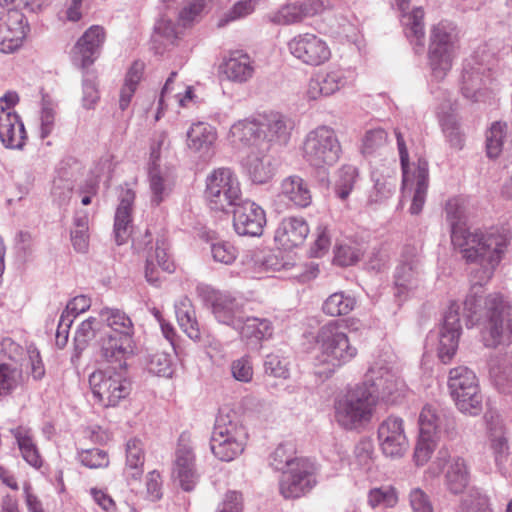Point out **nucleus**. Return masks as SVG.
<instances>
[{
    "instance_id": "obj_1",
    "label": "nucleus",
    "mask_w": 512,
    "mask_h": 512,
    "mask_svg": "<svg viewBox=\"0 0 512 512\" xmlns=\"http://www.w3.org/2000/svg\"><path fill=\"white\" fill-rule=\"evenodd\" d=\"M447 220L451 227V241L461 251L467 263L477 264L471 269V292L464 301L466 325L473 326L483 319L481 331L486 347L510 343L512 337V305L500 294L488 295L481 306L479 290L492 278L510 243L508 232L490 227L470 230L465 226L466 205L462 198L450 199L446 204Z\"/></svg>"
},
{
    "instance_id": "obj_2",
    "label": "nucleus",
    "mask_w": 512,
    "mask_h": 512,
    "mask_svg": "<svg viewBox=\"0 0 512 512\" xmlns=\"http://www.w3.org/2000/svg\"><path fill=\"white\" fill-rule=\"evenodd\" d=\"M356 355L357 348L350 343L337 321H330L320 327L316 335L314 355L318 374L329 377Z\"/></svg>"
},
{
    "instance_id": "obj_3",
    "label": "nucleus",
    "mask_w": 512,
    "mask_h": 512,
    "mask_svg": "<svg viewBox=\"0 0 512 512\" xmlns=\"http://www.w3.org/2000/svg\"><path fill=\"white\" fill-rule=\"evenodd\" d=\"M376 398L366 383L357 384L334 400V420L348 431L364 428L373 418Z\"/></svg>"
},
{
    "instance_id": "obj_4",
    "label": "nucleus",
    "mask_w": 512,
    "mask_h": 512,
    "mask_svg": "<svg viewBox=\"0 0 512 512\" xmlns=\"http://www.w3.org/2000/svg\"><path fill=\"white\" fill-rule=\"evenodd\" d=\"M459 49V32L457 26L443 20L430 29L428 62L432 76L442 80L453 66Z\"/></svg>"
},
{
    "instance_id": "obj_5",
    "label": "nucleus",
    "mask_w": 512,
    "mask_h": 512,
    "mask_svg": "<svg viewBox=\"0 0 512 512\" xmlns=\"http://www.w3.org/2000/svg\"><path fill=\"white\" fill-rule=\"evenodd\" d=\"M397 147L402 169L403 195H411L412 202L409 212L412 215L419 214L424 206L429 183L428 162L419 158L417 162L409 164V154L401 132L395 129Z\"/></svg>"
},
{
    "instance_id": "obj_6",
    "label": "nucleus",
    "mask_w": 512,
    "mask_h": 512,
    "mask_svg": "<svg viewBox=\"0 0 512 512\" xmlns=\"http://www.w3.org/2000/svg\"><path fill=\"white\" fill-rule=\"evenodd\" d=\"M248 433L235 415L219 413L210 439L213 455L221 461L230 462L245 450Z\"/></svg>"
},
{
    "instance_id": "obj_7",
    "label": "nucleus",
    "mask_w": 512,
    "mask_h": 512,
    "mask_svg": "<svg viewBox=\"0 0 512 512\" xmlns=\"http://www.w3.org/2000/svg\"><path fill=\"white\" fill-rule=\"evenodd\" d=\"M341 145L335 131L322 125L308 132L302 145L304 160L316 169H325L336 164L340 158Z\"/></svg>"
},
{
    "instance_id": "obj_8",
    "label": "nucleus",
    "mask_w": 512,
    "mask_h": 512,
    "mask_svg": "<svg viewBox=\"0 0 512 512\" xmlns=\"http://www.w3.org/2000/svg\"><path fill=\"white\" fill-rule=\"evenodd\" d=\"M448 389L458 410L466 415L477 416L482 411L483 397L479 381L473 370L457 366L449 371Z\"/></svg>"
},
{
    "instance_id": "obj_9",
    "label": "nucleus",
    "mask_w": 512,
    "mask_h": 512,
    "mask_svg": "<svg viewBox=\"0 0 512 512\" xmlns=\"http://www.w3.org/2000/svg\"><path fill=\"white\" fill-rule=\"evenodd\" d=\"M93 396L104 407H115L126 399L132 390L126 369L107 367L93 372L89 377Z\"/></svg>"
},
{
    "instance_id": "obj_10",
    "label": "nucleus",
    "mask_w": 512,
    "mask_h": 512,
    "mask_svg": "<svg viewBox=\"0 0 512 512\" xmlns=\"http://www.w3.org/2000/svg\"><path fill=\"white\" fill-rule=\"evenodd\" d=\"M241 196L240 182L230 168H217L208 174L205 197L212 209L227 211L237 205Z\"/></svg>"
},
{
    "instance_id": "obj_11",
    "label": "nucleus",
    "mask_w": 512,
    "mask_h": 512,
    "mask_svg": "<svg viewBox=\"0 0 512 512\" xmlns=\"http://www.w3.org/2000/svg\"><path fill=\"white\" fill-rule=\"evenodd\" d=\"M426 272L419 250L406 246L394 273L395 296L405 300L424 286Z\"/></svg>"
},
{
    "instance_id": "obj_12",
    "label": "nucleus",
    "mask_w": 512,
    "mask_h": 512,
    "mask_svg": "<svg viewBox=\"0 0 512 512\" xmlns=\"http://www.w3.org/2000/svg\"><path fill=\"white\" fill-rule=\"evenodd\" d=\"M366 385L369 383L371 392L386 403H395L404 396L406 385L398 375L394 364L386 358L375 360L366 373Z\"/></svg>"
},
{
    "instance_id": "obj_13",
    "label": "nucleus",
    "mask_w": 512,
    "mask_h": 512,
    "mask_svg": "<svg viewBox=\"0 0 512 512\" xmlns=\"http://www.w3.org/2000/svg\"><path fill=\"white\" fill-rule=\"evenodd\" d=\"M17 102L15 92H8L0 98V141L9 149H22L27 138L24 124L13 109Z\"/></svg>"
},
{
    "instance_id": "obj_14",
    "label": "nucleus",
    "mask_w": 512,
    "mask_h": 512,
    "mask_svg": "<svg viewBox=\"0 0 512 512\" xmlns=\"http://www.w3.org/2000/svg\"><path fill=\"white\" fill-rule=\"evenodd\" d=\"M287 48L296 60L308 66H320L331 58V49L327 41L310 32L292 37L287 43Z\"/></svg>"
},
{
    "instance_id": "obj_15",
    "label": "nucleus",
    "mask_w": 512,
    "mask_h": 512,
    "mask_svg": "<svg viewBox=\"0 0 512 512\" xmlns=\"http://www.w3.org/2000/svg\"><path fill=\"white\" fill-rule=\"evenodd\" d=\"M316 485L314 464L300 460L285 470L279 480V492L285 499H297L310 492Z\"/></svg>"
},
{
    "instance_id": "obj_16",
    "label": "nucleus",
    "mask_w": 512,
    "mask_h": 512,
    "mask_svg": "<svg viewBox=\"0 0 512 512\" xmlns=\"http://www.w3.org/2000/svg\"><path fill=\"white\" fill-rule=\"evenodd\" d=\"M167 139V134L160 133L151 146L149 162V185L152 193V203L159 205L170 193L173 186V177L167 168L159 165L161 147Z\"/></svg>"
},
{
    "instance_id": "obj_17",
    "label": "nucleus",
    "mask_w": 512,
    "mask_h": 512,
    "mask_svg": "<svg viewBox=\"0 0 512 512\" xmlns=\"http://www.w3.org/2000/svg\"><path fill=\"white\" fill-rule=\"evenodd\" d=\"M437 467V474L444 470V479L447 489L453 494L462 493L469 484L470 471L466 460L461 456H451L447 449L438 451L432 464Z\"/></svg>"
},
{
    "instance_id": "obj_18",
    "label": "nucleus",
    "mask_w": 512,
    "mask_h": 512,
    "mask_svg": "<svg viewBox=\"0 0 512 512\" xmlns=\"http://www.w3.org/2000/svg\"><path fill=\"white\" fill-rule=\"evenodd\" d=\"M195 461L196 457L194 454L193 443L190 436L183 433L179 437L175 451L172 475L185 491L193 490L198 482L199 475L196 470Z\"/></svg>"
},
{
    "instance_id": "obj_19",
    "label": "nucleus",
    "mask_w": 512,
    "mask_h": 512,
    "mask_svg": "<svg viewBox=\"0 0 512 512\" xmlns=\"http://www.w3.org/2000/svg\"><path fill=\"white\" fill-rule=\"evenodd\" d=\"M199 293L210 304L211 310L218 322L234 329L242 323L243 305L235 297L214 291L209 287H198Z\"/></svg>"
},
{
    "instance_id": "obj_20",
    "label": "nucleus",
    "mask_w": 512,
    "mask_h": 512,
    "mask_svg": "<svg viewBox=\"0 0 512 512\" xmlns=\"http://www.w3.org/2000/svg\"><path fill=\"white\" fill-rule=\"evenodd\" d=\"M26 16L17 9L0 13V51L12 53L21 47L29 32Z\"/></svg>"
},
{
    "instance_id": "obj_21",
    "label": "nucleus",
    "mask_w": 512,
    "mask_h": 512,
    "mask_svg": "<svg viewBox=\"0 0 512 512\" xmlns=\"http://www.w3.org/2000/svg\"><path fill=\"white\" fill-rule=\"evenodd\" d=\"M377 434L381 451L385 456L400 458L408 450L409 442L402 418L387 417L380 423Z\"/></svg>"
},
{
    "instance_id": "obj_22",
    "label": "nucleus",
    "mask_w": 512,
    "mask_h": 512,
    "mask_svg": "<svg viewBox=\"0 0 512 512\" xmlns=\"http://www.w3.org/2000/svg\"><path fill=\"white\" fill-rule=\"evenodd\" d=\"M460 335V306L453 302L444 315L439 331L438 356L444 364L449 363L456 354Z\"/></svg>"
},
{
    "instance_id": "obj_23",
    "label": "nucleus",
    "mask_w": 512,
    "mask_h": 512,
    "mask_svg": "<svg viewBox=\"0 0 512 512\" xmlns=\"http://www.w3.org/2000/svg\"><path fill=\"white\" fill-rule=\"evenodd\" d=\"M266 224L262 207L253 201H239L233 213V227L240 236H260Z\"/></svg>"
},
{
    "instance_id": "obj_24",
    "label": "nucleus",
    "mask_w": 512,
    "mask_h": 512,
    "mask_svg": "<svg viewBox=\"0 0 512 512\" xmlns=\"http://www.w3.org/2000/svg\"><path fill=\"white\" fill-rule=\"evenodd\" d=\"M99 355L116 369H126L127 360L134 353V340L114 334H103L98 340Z\"/></svg>"
},
{
    "instance_id": "obj_25",
    "label": "nucleus",
    "mask_w": 512,
    "mask_h": 512,
    "mask_svg": "<svg viewBox=\"0 0 512 512\" xmlns=\"http://www.w3.org/2000/svg\"><path fill=\"white\" fill-rule=\"evenodd\" d=\"M418 425L422 435L440 437L444 433L449 439H454L457 434L455 419L432 404L423 406Z\"/></svg>"
},
{
    "instance_id": "obj_26",
    "label": "nucleus",
    "mask_w": 512,
    "mask_h": 512,
    "mask_svg": "<svg viewBox=\"0 0 512 512\" xmlns=\"http://www.w3.org/2000/svg\"><path fill=\"white\" fill-rule=\"evenodd\" d=\"M217 138L218 133L214 126L205 122L193 123L186 133V147L190 153L207 161L215 153Z\"/></svg>"
},
{
    "instance_id": "obj_27",
    "label": "nucleus",
    "mask_w": 512,
    "mask_h": 512,
    "mask_svg": "<svg viewBox=\"0 0 512 512\" xmlns=\"http://www.w3.org/2000/svg\"><path fill=\"white\" fill-rule=\"evenodd\" d=\"M106 38L102 26L92 25L78 39L72 49V58L80 67L86 68L94 63Z\"/></svg>"
},
{
    "instance_id": "obj_28",
    "label": "nucleus",
    "mask_w": 512,
    "mask_h": 512,
    "mask_svg": "<svg viewBox=\"0 0 512 512\" xmlns=\"http://www.w3.org/2000/svg\"><path fill=\"white\" fill-rule=\"evenodd\" d=\"M348 84L346 72L342 69L320 71L308 81L305 97L308 100H318L328 97Z\"/></svg>"
},
{
    "instance_id": "obj_29",
    "label": "nucleus",
    "mask_w": 512,
    "mask_h": 512,
    "mask_svg": "<svg viewBox=\"0 0 512 512\" xmlns=\"http://www.w3.org/2000/svg\"><path fill=\"white\" fill-rule=\"evenodd\" d=\"M457 109V102L447 99L439 105L437 117L442 132L450 147L461 150L464 146L465 138L457 115Z\"/></svg>"
},
{
    "instance_id": "obj_30",
    "label": "nucleus",
    "mask_w": 512,
    "mask_h": 512,
    "mask_svg": "<svg viewBox=\"0 0 512 512\" xmlns=\"http://www.w3.org/2000/svg\"><path fill=\"white\" fill-rule=\"evenodd\" d=\"M259 120L262 140L280 145L288 143L294 128V123L289 117L271 111L259 115Z\"/></svg>"
},
{
    "instance_id": "obj_31",
    "label": "nucleus",
    "mask_w": 512,
    "mask_h": 512,
    "mask_svg": "<svg viewBox=\"0 0 512 512\" xmlns=\"http://www.w3.org/2000/svg\"><path fill=\"white\" fill-rule=\"evenodd\" d=\"M219 71L225 79L243 84L252 79L255 73V62L247 53L235 50L223 59Z\"/></svg>"
},
{
    "instance_id": "obj_32",
    "label": "nucleus",
    "mask_w": 512,
    "mask_h": 512,
    "mask_svg": "<svg viewBox=\"0 0 512 512\" xmlns=\"http://www.w3.org/2000/svg\"><path fill=\"white\" fill-rule=\"evenodd\" d=\"M135 193L130 188L122 189L114 217V236L118 245L127 242L133 231V205Z\"/></svg>"
},
{
    "instance_id": "obj_33",
    "label": "nucleus",
    "mask_w": 512,
    "mask_h": 512,
    "mask_svg": "<svg viewBox=\"0 0 512 512\" xmlns=\"http://www.w3.org/2000/svg\"><path fill=\"white\" fill-rule=\"evenodd\" d=\"M408 2L409 0H392L402 12L401 23L405 36L416 50H422L425 43L424 11L421 7H416L410 12H405Z\"/></svg>"
},
{
    "instance_id": "obj_34",
    "label": "nucleus",
    "mask_w": 512,
    "mask_h": 512,
    "mask_svg": "<svg viewBox=\"0 0 512 512\" xmlns=\"http://www.w3.org/2000/svg\"><path fill=\"white\" fill-rule=\"evenodd\" d=\"M485 68L479 64L474 56L466 59L463 63L460 88L463 96L473 102L481 100Z\"/></svg>"
},
{
    "instance_id": "obj_35",
    "label": "nucleus",
    "mask_w": 512,
    "mask_h": 512,
    "mask_svg": "<svg viewBox=\"0 0 512 512\" xmlns=\"http://www.w3.org/2000/svg\"><path fill=\"white\" fill-rule=\"evenodd\" d=\"M308 234L309 226L303 218L287 217L279 223L274 239L284 249H290L303 244Z\"/></svg>"
},
{
    "instance_id": "obj_36",
    "label": "nucleus",
    "mask_w": 512,
    "mask_h": 512,
    "mask_svg": "<svg viewBox=\"0 0 512 512\" xmlns=\"http://www.w3.org/2000/svg\"><path fill=\"white\" fill-rule=\"evenodd\" d=\"M278 196L296 207L305 208L312 202V193L308 183L298 175L284 178L280 184Z\"/></svg>"
},
{
    "instance_id": "obj_37",
    "label": "nucleus",
    "mask_w": 512,
    "mask_h": 512,
    "mask_svg": "<svg viewBox=\"0 0 512 512\" xmlns=\"http://www.w3.org/2000/svg\"><path fill=\"white\" fill-rule=\"evenodd\" d=\"M259 125V117L236 122L228 133L230 143L237 148L258 145L262 141L261 126Z\"/></svg>"
},
{
    "instance_id": "obj_38",
    "label": "nucleus",
    "mask_w": 512,
    "mask_h": 512,
    "mask_svg": "<svg viewBox=\"0 0 512 512\" xmlns=\"http://www.w3.org/2000/svg\"><path fill=\"white\" fill-rule=\"evenodd\" d=\"M241 337L247 344L258 347L261 341L268 339L273 334V326L271 321L266 318L247 317L242 318L239 328Z\"/></svg>"
},
{
    "instance_id": "obj_39",
    "label": "nucleus",
    "mask_w": 512,
    "mask_h": 512,
    "mask_svg": "<svg viewBox=\"0 0 512 512\" xmlns=\"http://www.w3.org/2000/svg\"><path fill=\"white\" fill-rule=\"evenodd\" d=\"M102 324H105L110 331L105 334H114L121 337L133 338L134 325L131 318L122 310L105 307L99 311Z\"/></svg>"
},
{
    "instance_id": "obj_40",
    "label": "nucleus",
    "mask_w": 512,
    "mask_h": 512,
    "mask_svg": "<svg viewBox=\"0 0 512 512\" xmlns=\"http://www.w3.org/2000/svg\"><path fill=\"white\" fill-rule=\"evenodd\" d=\"M489 375L501 393H512V362L509 357L505 355L491 357Z\"/></svg>"
},
{
    "instance_id": "obj_41",
    "label": "nucleus",
    "mask_w": 512,
    "mask_h": 512,
    "mask_svg": "<svg viewBox=\"0 0 512 512\" xmlns=\"http://www.w3.org/2000/svg\"><path fill=\"white\" fill-rule=\"evenodd\" d=\"M244 167L254 183L263 184L272 178L274 170L271 158L266 154H250L244 161Z\"/></svg>"
},
{
    "instance_id": "obj_42",
    "label": "nucleus",
    "mask_w": 512,
    "mask_h": 512,
    "mask_svg": "<svg viewBox=\"0 0 512 512\" xmlns=\"http://www.w3.org/2000/svg\"><path fill=\"white\" fill-rule=\"evenodd\" d=\"M144 451L140 440L130 439L126 444L124 474L127 479L138 480L143 474Z\"/></svg>"
},
{
    "instance_id": "obj_43",
    "label": "nucleus",
    "mask_w": 512,
    "mask_h": 512,
    "mask_svg": "<svg viewBox=\"0 0 512 512\" xmlns=\"http://www.w3.org/2000/svg\"><path fill=\"white\" fill-rule=\"evenodd\" d=\"M143 71L144 63L140 61H135L127 71L124 84L120 89L119 108L122 111L129 107L138 84L142 79Z\"/></svg>"
},
{
    "instance_id": "obj_44",
    "label": "nucleus",
    "mask_w": 512,
    "mask_h": 512,
    "mask_svg": "<svg viewBox=\"0 0 512 512\" xmlns=\"http://www.w3.org/2000/svg\"><path fill=\"white\" fill-rule=\"evenodd\" d=\"M175 313L179 326L187 336L192 340H199L201 333L195 317V311L191 307L189 300L186 298L181 300L175 306Z\"/></svg>"
},
{
    "instance_id": "obj_45",
    "label": "nucleus",
    "mask_w": 512,
    "mask_h": 512,
    "mask_svg": "<svg viewBox=\"0 0 512 512\" xmlns=\"http://www.w3.org/2000/svg\"><path fill=\"white\" fill-rule=\"evenodd\" d=\"M490 449L498 471L505 477L510 475L512 459L507 438L503 435L493 436Z\"/></svg>"
},
{
    "instance_id": "obj_46",
    "label": "nucleus",
    "mask_w": 512,
    "mask_h": 512,
    "mask_svg": "<svg viewBox=\"0 0 512 512\" xmlns=\"http://www.w3.org/2000/svg\"><path fill=\"white\" fill-rule=\"evenodd\" d=\"M356 305V299L344 292L331 294L323 303L322 310L325 314L337 317L349 314Z\"/></svg>"
},
{
    "instance_id": "obj_47",
    "label": "nucleus",
    "mask_w": 512,
    "mask_h": 512,
    "mask_svg": "<svg viewBox=\"0 0 512 512\" xmlns=\"http://www.w3.org/2000/svg\"><path fill=\"white\" fill-rule=\"evenodd\" d=\"M23 384L20 368L8 363L0 364V398L12 394Z\"/></svg>"
},
{
    "instance_id": "obj_48",
    "label": "nucleus",
    "mask_w": 512,
    "mask_h": 512,
    "mask_svg": "<svg viewBox=\"0 0 512 512\" xmlns=\"http://www.w3.org/2000/svg\"><path fill=\"white\" fill-rule=\"evenodd\" d=\"M14 435L24 460L35 468L40 467L42 459L29 431L23 428H17Z\"/></svg>"
},
{
    "instance_id": "obj_49",
    "label": "nucleus",
    "mask_w": 512,
    "mask_h": 512,
    "mask_svg": "<svg viewBox=\"0 0 512 512\" xmlns=\"http://www.w3.org/2000/svg\"><path fill=\"white\" fill-rule=\"evenodd\" d=\"M367 503L371 508H392L398 503V494L394 487L387 485L369 490Z\"/></svg>"
},
{
    "instance_id": "obj_50",
    "label": "nucleus",
    "mask_w": 512,
    "mask_h": 512,
    "mask_svg": "<svg viewBox=\"0 0 512 512\" xmlns=\"http://www.w3.org/2000/svg\"><path fill=\"white\" fill-rule=\"evenodd\" d=\"M358 176L357 168L352 165H344L338 171L335 182V194L341 200H345L354 188Z\"/></svg>"
},
{
    "instance_id": "obj_51",
    "label": "nucleus",
    "mask_w": 512,
    "mask_h": 512,
    "mask_svg": "<svg viewBox=\"0 0 512 512\" xmlns=\"http://www.w3.org/2000/svg\"><path fill=\"white\" fill-rule=\"evenodd\" d=\"M300 460H306L305 458H299L295 456V450L291 445H279L273 451L270 456L271 466L279 471L284 472L289 470L298 463Z\"/></svg>"
},
{
    "instance_id": "obj_52",
    "label": "nucleus",
    "mask_w": 512,
    "mask_h": 512,
    "mask_svg": "<svg viewBox=\"0 0 512 512\" xmlns=\"http://www.w3.org/2000/svg\"><path fill=\"white\" fill-rule=\"evenodd\" d=\"M101 325L102 322L100 317H89L88 319L82 321L77 327L74 336L76 348L79 350L84 349L89 341L95 338L97 333L100 331Z\"/></svg>"
},
{
    "instance_id": "obj_53",
    "label": "nucleus",
    "mask_w": 512,
    "mask_h": 512,
    "mask_svg": "<svg viewBox=\"0 0 512 512\" xmlns=\"http://www.w3.org/2000/svg\"><path fill=\"white\" fill-rule=\"evenodd\" d=\"M506 129V123L495 122L488 130L486 135V150L490 158H496L502 152Z\"/></svg>"
},
{
    "instance_id": "obj_54",
    "label": "nucleus",
    "mask_w": 512,
    "mask_h": 512,
    "mask_svg": "<svg viewBox=\"0 0 512 512\" xmlns=\"http://www.w3.org/2000/svg\"><path fill=\"white\" fill-rule=\"evenodd\" d=\"M439 437L419 434L414 449V461L417 466L425 465L436 449Z\"/></svg>"
},
{
    "instance_id": "obj_55",
    "label": "nucleus",
    "mask_w": 512,
    "mask_h": 512,
    "mask_svg": "<svg viewBox=\"0 0 512 512\" xmlns=\"http://www.w3.org/2000/svg\"><path fill=\"white\" fill-rule=\"evenodd\" d=\"M232 377L241 383H250L253 380L254 368L249 355H243L233 360L230 364Z\"/></svg>"
},
{
    "instance_id": "obj_56",
    "label": "nucleus",
    "mask_w": 512,
    "mask_h": 512,
    "mask_svg": "<svg viewBox=\"0 0 512 512\" xmlns=\"http://www.w3.org/2000/svg\"><path fill=\"white\" fill-rule=\"evenodd\" d=\"M256 0H241L236 2L219 20L218 26L242 19L250 15L256 8Z\"/></svg>"
},
{
    "instance_id": "obj_57",
    "label": "nucleus",
    "mask_w": 512,
    "mask_h": 512,
    "mask_svg": "<svg viewBox=\"0 0 512 512\" xmlns=\"http://www.w3.org/2000/svg\"><path fill=\"white\" fill-rule=\"evenodd\" d=\"M304 20L299 2L282 6L271 16V21L279 25H290Z\"/></svg>"
},
{
    "instance_id": "obj_58",
    "label": "nucleus",
    "mask_w": 512,
    "mask_h": 512,
    "mask_svg": "<svg viewBox=\"0 0 512 512\" xmlns=\"http://www.w3.org/2000/svg\"><path fill=\"white\" fill-rule=\"evenodd\" d=\"M147 259H152L157 266L165 272L174 271V262L168 253V243L165 239H158L155 248L147 255Z\"/></svg>"
},
{
    "instance_id": "obj_59",
    "label": "nucleus",
    "mask_w": 512,
    "mask_h": 512,
    "mask_svg": "<svg viewBox=\"0 0 512 512\" xmlns=\"http://www.w3.org/2000/svg\"><path fill=\"white\" fill-rule=\"evenodd\" d=\"M73 181L71 178L63 175H58L54 178L51 195L55 202L59 205H65L69 202L73 191Z\"/></svg>"
},
{
    "instance_id": "obj_60",
    "label": "nucleus",
    "mask_w": 512,
    "mask_h": 512,
    "mask_svg": "<svg viewBox=\"0 0 512 512\" xmlns=\"http://www.w3.org/2000/svg\"><path fill=\"white\" fill-rule=\"evenodd\" d=\"M388 142V134L382 128L372 129L366 132L363 143L362 152L371 155L383 148Z\"/></svg>"
},
{
    "instance_id": "obj_61",
    "label": "nucleus",
    "mask_w": 512,
    "mask_h": 512,
    "mask_svg": "<svg viewBox=\"0 0 512 512\" xmlns=\"http://www.w3.org/2000/svg\"><path fill=\"white\" fill-rule=\"evenodd\" d=\"M80 462L91 469L105 468L109 465L108 454L101 449L93 448L79 454Z\"/></svg>"
},
{
    "instance_id": "obj_62",
    "label": "nucleus",
    "mask_w": 512,
    "mask_h": 512,
    "mask_svg": "<svg viewBox=\"0 0 512 512\" xmlns=\"http://www.w3.org/2000/svg\"><path fill=\"white\" fill-rule=\"evenodd\" d=\"M237 249L229 242H216L211 244V255L214 261L230 265L237 258Z\"/></svg>"
},
{
    "instance_id": "obj_63",
    "label": "nucleus",
    "mask_w": 512,
    "mask_h": 512,
    "mask_svg": "<svg viewBox=\"0 0 512 512\" xmlns=\"http://www.w3.org/2000/svg\"><path fill=\"white\" fill-rule=\"evenodd\" d=\"M396 188V180L394 177L378 178L375 180L373 191L369 199L371 202H380L389 198Z\"/></svg>"
},
{
    "instance_id": "obj_64",
    "label": "nucleus",
    "mask_w": 512,
    "mask_h": 512,
    "mask_svg": "<svg viewBox=\"0 0 512 512\" xmlns=\"http://www.w3.org/2000/svg\"><path fill=\"white\" fill-rule=\"evenodd\" d=\"M172 359L170 354L166 352H156L154 353L149 360L148 369L151 373H154L159 376H170L172 373L171 370Z\"/></svg>"
}]
</instances>
